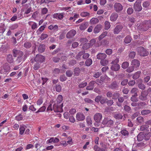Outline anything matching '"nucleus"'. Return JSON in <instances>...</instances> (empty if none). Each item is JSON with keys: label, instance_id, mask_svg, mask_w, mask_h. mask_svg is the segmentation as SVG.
Returning a JSON list of instances; mask_svg holds the SVG:
<instances>
[{"label": "nucleus", "instance_id": "nucleus-7", "mask_svg": "<svg viewBox=\"0 0 151 151\" xmlns=\"http://www.w3.org/2000/svg\"><path fill=\"white\" fill-rule=\"evenodd\" d=\"M147 95L148 93L147 91H143L142 92L141 95L139 96V98L142 101H145L147 99Z\"/></svg>", "mask_w": 151, "mask_h": 151}, {"label": "nucleus", "instance_id": "nucleus-21", "mask_svg": "<svg viewBox=\"0 0 151 151\" xmlns=\"http://www.w3.org/2000/svg\"><path fill=\"white\" fill-rule=\"evenodd\" d=\"M6 60L7 62L10 63H13L14 60L12 55L10 54L8 55L7 56Z\"/></svg>", "mask_w": 151, "mask_h": 151}, {"label": "nucleus", "instance_id": "nucleus-25", "mask_svg": "<svg viewBox=\"0 0 151 151\" xmlns=\"http://www.w3.org/2000/svg\"><path fill=\"white\" fill-rule=\"evenodd\" d=\"M108 32L106 31L104 32L99 36L98 39L100 40L103 39L107 35Z\"/></svg>", "mask_w": 151, "mask_h": 151}, {"label": "nucleus", "instance_id": "nucleus-13", "mask_svg": "<svg viewBox=\"0 0 151 151\" xmlns=\"http://www.w3.org/2000/svg\"><path fill=\"white\" fill-rule=\"evenodd\" d=\"M106 57V55L103 53H99L96 55V58L98 60H101L105 59Z\"/></svg>", "mask_w": 151, "mask_h": 151}, {"label": "nucleus", "instance_id": "nucleus-11", "mask_svg": "<svg viewBox=\"0 0 151 151\" xmlns=\"http://www.w3.org/2000/svg\"><path fill=\"white\" fill-rule=\"evenodd\" d=\"M123 28V26L121 25H117L114 29V33L116 34H119L121 32Z\"/></svg>", "mask_w": 151, "mask_h": 151}, {"label": "nucleus", "instance_id": "nucleus-49", "mask_svg": "<svg viewBox=\"0 0 151 151\" xmlns=\"http://www.w3.org/2000/svg\"><path fill=\"white\" fill-rule=\"evenodd\" d=\"M150 5V3L149 1H145L142 4L143 7L145 8H146L149 6Z\"/></svg>", "mask_w": 151, "mask_h": 151}, {"label": "nucleus", "instance_id": "nucleus-15", "mask_svg": "<svg viewBox=\"0 0 151 151\" xmlns=\"http://www.w3.org/2000/svg\"><path fill=\"white\" fill-rule=\"evenodd\" d=\"M120 68V66L119 64H114L111 67V68L112 70L115 71L118 70Z\"/></svg>", "mask_w": 151, "mask_h": 151}, {"label": "nucleus", "instance_id": "nucleus-43", "mask_svg": "<svg viewBox=\"0 0 151 151\" xmlns=\"http://www.w3.org/2000/svg\"><path fill=\"white\" fill-rule=\"evenodd\" d=\"M119 93L115 92L113 94L112 99H116L119 98Z\"/></svg>", "mask_w": 151, "mask_h": 151}, {"label": "nucleus", "instance_id": "nucleus-56", "mask_svg": "<svg viewBox=\"0 0 151 151\" xmlns=\"http://www.w3.org/2000/svg\"><path fill=\"white\" fill-rule=\"evenodd\" d=\"M56 90L57 91L60 92L61 91V86L59 84H57L56 86Z\"/></svg>", "mask_w": 151, "mask_h": 151}, {"label": "nucleus", "instance_id": "nucleus-60", "mask_svg": "<svg viewBox=\"0 0 151 151\" xmlns=\"http://www.w3.org/2000/svg\"><path fill=\"white\" fill-rule=\"evenodd\" d=\"M43 102V99L42 98H40L38 99L37 102V105H40Z\"/></svg>", "mask_w": 151, "mask_h": 151}, {"label": "nucleus", "instance_id": "nucleus-31", "mask_svg": "<svg viewBox=\"0 0 151 151\" xmlns=\"http://www.w3.org/2000/svg\"><path fill=\"white\" fill-rule=\"evenodd\" d=\"M138 92V89L136 88H133L131 91V93L132 94H134V95L135 96H137V93Z\"/></svg>", "mask_w": 151, "mask_h": 151}, {"label": "nucleus", "instance_id": "nucleus-33", "mask_svg": "<svg viewBox=\"0 0 151 151\" xmlns=\"http://www.w3.org/2000/svg\"><path fill=\"white\" fill-rule=\"evenodd\" d=\"M131 37L129 36H127L125 38L124 41L125 43L128 44L131 42Z\"/></svg>", "mask_w": 151, "mask_h": 151}, {"label": "nucleus", "instance_id": "nucleus-26", "mask_svg": "<svg viewBox=\"0 0 151 151\" xmlns=\"http://www.w3.org/2000/svg\"><path fill=\"white\" fill-rule=\"evenodd\" d=\"M48 28L50 30H53L54 31H57L58 29V26L57 25H50L48 27Z\"/></svg>", "mask_w": 151, "mask_h": 151}, {"label": "nucleus", "instance_id": "nucleus-42", "mask_svg": "<svg viewBox=\"0 0 151 151\" xmlns=\"http://www.w3.org/2000/svg\"><path fill=\"white\" fill-rule=\"evenodd\" d=\"M129 65V63L127 62H125L122 63V67L123 69H126L128 67Z\"/></svg>", "mask_w": 151, "mask_h": 151}, {"label": "nucleus", "instance_id": "nucleus-57", "mask_svg": "<svg viewBox=\"0 0 151 151\" xmlns=\"http://www.w3.org/2000/svg\"><path fill=\"white\" fill-rule=\"evenodd\" d=\"M124 109L126 111L129 112L131 111V108L128 106L125 105L124 107Z\"/></svg>", "mask_w": 151, "mask_h": 151}, {"label": "nucleus", "instance_id": "nucleus-22", "mask_svg": "<svg viewBox=\"0 0 151 151\" xmlns=\"http://www.w3.org/2000/svg\"><path fill=\"white\" fill-rule=\"evenodd\" d=\"M117 83L115 82H114L109 86V87L112 89H115L117 88Z\"/></svg>", "mask_w": 151, "mask_h": 151}, {"label": "nucleus", "instance_id": "nucleus-48", "mask_svg": "<svg viewBox=\"0 0 151 151\" xmlns=\"http://www.w3.org/2000/svg\"><path fill=\"white\" fill-rule=\"evenodd\" d=\"M135 96V95H134L132 96L131 98V100L133 102H136L138 101V99L136 97V96Z\"/></svg>", "mask_w": 151, "mask_h": 151}, {"label": "nucleus", "instance_id": "nucleus-32", "mask_svg": "<svg viewBox=\"0 0 151 151\" xmlns=\"http://www.w3.org/2000/svg\"><path fill=\"white\" fill-rule=\"evenodd\" d=\"M121 133L122 135H124V136L128 137L129 135V133L126 130V129H123L121 131Z\"/></svg>", "mask_w": 151, "mask_h": 151}, {"label": "nucleus", "instance_id": "nucleus-40", "mask_svg": "<svg viewBox=\"0 0 151 151\" xmlns=\"http://www.w3.org/2000/svg\"><path fill=\"white\" fill-rule=\"evenodd\" d=\"M92 60L91 59L89 58L86 61L85 64L86 66H89L92 64Z\"/></svg>", "mask_w": 151, "mask_h": 151}, {"label": "nucleus", "instance_id": "nucleus-6", "mask_svg": "<svg viewBox=\"0 0 151 151\" xmlns=\"http://www.w3.org/2000/svg\"><path fill=\"white\" fill-rule=\"evenodd\" d=\"M85 116L82 113L78 112L76 114V119L78 121H83L85 119Z\"/></svg>", "mask_w": 151, "mask_h": 151}, {"label": "nucleus", "instance_id": "nucleus-28", "mask_svg": "<svg viewBox=\"0 0 151 151\" xmlns=\"http://www.w3.org/2000/svg\"><path fill=\"white\" fill-rule=\"evenodd\" d=\"M141 73V72L138 71L135 73L133 76V78L134 79H136L140 76Z\"/></svg>", "mask_w": 151, "mask_h": 151}, {"label": "nucleus", "instance_id": "nucleus-44", "mask_svg": "<svg viewBox=\"0 0 151 151\" xmlns=\"http://www.w3.org/2000/svg\"><path fill=\"white\" fill-rule=\"evenodd\" d=\"M63 100L62 96L61 95H59L58 96L57 99V101L58 103L59 104Z\"/></svg>", "mask_w": 151, "mask_h": 151}, {"label": "nucleus", "instance_id": "nucleus-2", "mask_svg": "<svg viewBox=\"0 0 151 151\" xmlns=\"http://www.w3.org/2000/svg\"><path fill=\"white\" fill-rule=\"evenodd\" d=\"M137 51L139 54L141 56H146L148 54L146 50L142 47H138L137 49Z\"/></svg>", "mask_w": 151, "mask_h": 151}, {"label": "nucleus", "instance_id": "nucleus-64", "mask_svg": "<svg viewBox=\"0 0 151 151\" xmlns=\"http://www.w3.org/2000/svg\"><path fill=\"white\" fill-rule=\"evenodd\" d=\"M48 11L47 9L46 8H44L41 10V13L42 14H46Z\"/></svg>", "mask_w": 151, "mask_h": 151}, {"label": "nucleus", "instance_id": "nucleus-62", "mask_svg": "<svg viewBox=\"0 0 151 151\" xmlns=\"http://www.w3.org/2000/svg\"><path fill=\"white\" fill-rule=\"evenodd\" d=\"M106 103L108 106H111L113 104L114 101L112 100H107Z\"/></svg>", "mask_w": 151, "mask_h": 151}, {"label": "nucleus", "instance_id": "nucleus-59", "mask_svg": "<svg viewBox=\"0 0 151 151\" xmlns=\"http://www.w3.org/2000/svg\"><path fill=\"white\" fill-rule=\"evenodd\" d=\"M136 53L134 52H131L129 54V55L130 58H133L135 56Z\"/></svg>", "mask_w": 151, "mask_h": 151}, {"label": "nucleus", "instance_id": "nucleus-63", "mask_svg": "<svg viewBox=\"0 0 151 151\" xmlns=\"http://www.w3.org/2000/svg\"><path fill=\"white\" fill-rule=\"evenodd\" d=\"M105 52L108 55H110L112 53V51L111 49H108L106 50Z\"/></svg>", "mask_w": 151, "mask_h": 151}, {"label": "nucleus", "instance_id": "nucleus-61", "mask_svg": "<svg viewBox=\"0 0 151 151\" xmlns=\"http://www.w3.org/2000/svg\"><path fill=\"white\" fill-rule=\"evenodd\" d=\"M73 73L72 71L68 70L66 71V74L67 76L69 77H70L72 76V75L73 74Z\"/></svg>", "mask_w": 151, "mask_h": 151}, {"label": "nucleus", "instance_id": "nucleus-38", "mask_svg": "<svg viewBox=\"0 0 151 151\" xmlns=\"http://www.w3.org/2000/svg\"><path fill=\"white\" fill-rule=\"evenodd\" d=\"M32 45L31 43L27 42H25L24 45V47L27 48H30L31 47Z\"/></svg>", "mask_w": 151, "mask_h": 151}, {"label": "nucleus", "instance_id": "nucleus-27", "mask_svg": "<svg viewBox=\"0 0 151 151\" xmlns=\"http://www.w3.org/2000/svg\"><path fill=\"white\" fill-rule=\"evenodd\" d=\"M45 49V45H41L39 47L38 50L40 53L43 52Z\"/></svg>", "mask_w": 151, "mask_h": 151}, {"label": "nucleus", "instance_id": "nucleus-4", "mask_svg": "<svg viewBox=\"0 0 151 151\" xmlns=\"http://www.w3.org/2000/svg\"><path fill=\"white\" fill-rule=\"evenodd\" d=\"M102 115L100 113L96 114L94 116L93 119L96 122H100L102 119Z\"/></svg>", "mask_w": 151, "mask_h": 151}, {"label": "nucleus", "instance_id": "nucleus-30", "mask_svg": "<svg viewBox=\"0 0 151 151\" xmlns=\"http://www.w3.org/2000/svg\"><path fill=\"white\" fill-rule=\"evenodd\" d=\"M100 64L102 66H104L107 65L108 63V60L105 59H104L100 61Z\"/></svg>", "mask_w": 151, "mask_h": 151}, {"label": "nucleus", "instance_id": "nucleus-51", "mask_svg": "<svg viewBox=\"0 0 151 151\" xmlns=\"http://www.w3.org/2000/svg\"><path fill=\"white\" fill-rule=\"evenodd\" d=\"M17 121H21L23 119V117L21 114H19L15 117Z\"/></svg>", "mask_w": 151, "mask_h": 151}, {"label": "nucleus", "instance_id": "nucleus-24", "mask_svg": "<svg viewBox=\"0 0 151 151\" xmlns=\"http://www.w3.org/2000/svg\"><path fill=\"white\" fill-rule=\"evenodd\" d=\"M114 117L116 119L119 120L122 119L123 116L121 113H117L114 115Z\"/></svg>", "mask_w": 151, "mask_h": 151}, {"label": "nucleus", "instance_id": "nucleus-34", "mask_svg": "<svg viewBox=\"0 0 151 151\" xmlns=\"http://www.w3.org/2000/svg\"><path fill=\"white\" fill-rule=\"evenodd\" d=\"M86 122L88 126H91L92 124V122L90 117L88 116L86 119Z\"/></svg>", "mask_w": 151, "mask_h": 151}, {"label": "nucleus", "instance_id": "nucleus-37", "mask_svg": "<svg viewBox=\"0 0 151 151\" xmlns=\"http://www.w3.org/2000/svg\"><path fill=\"white\" fill-rule=\"evenodd\" d=\"M19 134L21 135H22L25 130L24 127L22 126H20L19 129Z\"/></svg>", "mask_w": 151, "mask_h": 151}, {"label": "nucleus", "instance_id": "nucleus-17", "mask_svg": "<svg viewBox=\"0 0 151 151\" xmlns=\"http://www.w3.org/2000/svg\"><path fill=\"white\" fill-rule=\"evenodd\" d=\"M118 14L116 13H113L110 16V20L111 21H116L118 17Z\"/></svg>", "mask_w": 151, "mask_h": 151}, {"label": "nucleus", "instance_id": "nucleus-35", "mask_svg": "<svg viewBox=\"0 0 151 151\" xmlns=\"http://www.w3.org/2000/svg\"><path fill=\"white\" fill-rule=\"evenodd\" d=\"M10 69V67L9 66L7 67V68L6 69L1 68L0 70V73L1 74L5 73V72L9 71Z\"/></svg>", "mask_w": 151, "mask_h": 151}, {"label": "nucleus", "instance_id": "nucleus-14", "mask_svg": "<svg viewBox=\"0 0 151 151\" xmlns=\"http://www.w3.org/2000/svg\"><path fill=\"white\" fill-rule=\"evenodd\" d=\"M85 52L84 51H83L79 52L77 55L76 57H78L79 56H81L83 55V58L84 59H86L88 58L89 56V54L88 53H84Z\"/></svg>", "mask_w": 151, "mask_h": 151}, {"label": "nucleus", "instance_id": "nucleus-9", "mask_svg": "<svg viewBox=\"0 0 151 151\" xmlns=\"http://www.w3.org/2000/svg\"><path fill=\"white\" fill-rule=\"evenodd\" d=\"M76 31L74 29H72L69 31L66 35V37L67 38L70 39L76 35Z\"/></svg>", "mask_w": 151, "mask_h": 151}, {"label": "nucleus", "instance_id": "nucleus-54", "mask_svg": "<svg viewBox=\"0 0 151 151\" xmlns=\"http://www.w3.org/2000/svg\"><path fill=\"white\" fill-rule=\"evenodd\" d=\"M46 27V25H44L43 26H41L37 30V31H40L41 32L43 31L44 29Z\"/></svg>", "mask_w": 151, "mask_h": 151}, {"label": "nucleus", "instance_id": "nucleus-1", "mask_svg": "<svg viewBox=\"0 0 151 151\" xmlns=\"http://www.w3.org/2000/svg\"><path fill=\"white\" fill-rule=\"evenodd\" d=\"M113 120L107 117L105 118L102 122V124L106 127H112L114 124Z\"/></svg>", "mask_w": 151, "mask_h": 151}, {"label": "nucleus", "instance_id": "nucleus-12", "mask_svg": "<svg viewBox=\"0 0 151 151\" xmlns=\"http://www.w3.org/2000/svg\"><path fill=\"white\" fill-rule=\"evenodd\" d=\"M102 25L100 24L97 25L94 27L93 32L95 34L99 33L102 29Z\"/></svg>", "mask_w": 151, "mask_h": 151}, {"label": "nucleus", "instance_id": "nucleus-5", "mask_svg": "<svg viewBox=\"0 0 151 151\" xmlns=\"http://www.w3.org/2000/svg\"><path fill=\"white\" fill-rule=\"evenodd\" d=\"M114 8L115 11L117 12L121 11L123 9L122 5L119 3H116L114 5Z\"/></svg>", "mask_w": 151, "mask_h": 151}, {"label": "nucleus", "instance_id": "nucleus-16", "mask_svg": "<svg viewBox=\"0 0 151 151\" xmlns=\"http://www.w3.org/2000/svg\"><path fill=\"white\" fill-rule=\"evenodd\" d=\"M28 24L29 25H32L31 28L33 30L35 29L37 27V24L35 22L29 21L28 22Z\"/></svg>", "mask_w": 151, "mask_h": 151}, {"label": "nucleus", "instance_id": "nucleus-46", "mask_svg": "<svg viewBox=\"0 0 151 151\" xmlns=\"http://www.w3.org/2000/svg\"><path fill=\"white\" fill-rule=\"evenodd\" d=\"M89 13L86 12H82L80 14L81 16L83 17L89 16Z\"/></svg>", "mask_w": 151, "mask_h": 151}, {"label": "nucleus", "instance_id": "nucleus-8", "mask_svg": "<svg viewBox=\"0 0 151 151\" xmlns=\"http://www.w3.org/2000/svg\"><path fill=\"white\" fill-rule=\"evenodd\" d=\"M45 60V57L41 55H37L35 57V60L36 62L40 63H42Z\"/></svg>", "mask_w": 151, "mask_h": 151}, {"label": "nucleus", "instance_id": "nucleus-23", "mask_svg": "<svg viewBox=\"0 0 151 151\" xmlns=\"http://www.w3.org/2000/svg\"><path fill=\"white\" fill-rule=\"evenodd\" d=\"M144 134L141 132L137 136V139L138 141H142L144 138Z\"/></svg>", "mask_w": 151, "mask_h": 151}, {"label": "nucleus", "instance_id": "nucleus-10", "mask_svg": "<svg viewBox=\"0 0 151 151\" xmlns=\"http://www.w3.org/2000/svg\"><path fill=\"white\" fill-rule=\"evenodd\" d=\"M64 13L54 14L53 15V18L61 20L64 17Z\"/></svg>", "mask_w": 151, "mask_h": 151}, {"label": "nucleus", "instance_id": "nucleus-55", "mask_svg": "<svg viewBox=\"0 0 151 151\" xmlns=\"http://www.w3.org/2000/svg\"><path fill=\"white\" fill-rule=\"evenodd\" d=\"M101 75V73L100 72H98L95 73L93 75V77L96 78H99Z\"/></svg>", "mask_w": 151, "mask_h": 151}, {"label": "nucleus", "instance_id": "nucleus-47", "mask_svg": "<svg viewBox=\"0 0 151 151\" xmlns=\"http://www.w3.org/2000/svg\"><path fill=\"white\" fill-rule=\"evenodd\" d=\"M102 97V96H97L95 98V101L96 102L99 103V101H100Z\"/></svg>", "mask_w": 151, "mask_h": 151}, {"label": "nucleus", "instance_id": "nucleus-3", "mask_svg": "<svg viewBox=\"0 0 151 151\" xmlns=\"http://www.w3.org/2000/svg\"><path fill=\"white\" fill-rule=\"evenodd\" d=\"M134 8L135 11L138 12L142 10V8L140 1L138 0L136 1L134 4Z\"/></svg>", "mask_w": 151, "mask_h": 151}, {"label": "nucleus", "instance_id": "nucleus-41", "mask_svg": "<svg viewBox=\"0 0 151 151\" xmlns=\"http://www.w3.org/2000/svg\"><path fill=\"white\" fill-rule=\"evenodd\" d=\"M90 46L91 45L89 43H86L83 45L82 47L84 50H87L89 48Z\"/></svg>", "mask_w": 151, "mask_h": 151}, {"label": "nucleus", "instance_id": "nucleus-53", "mask_svg": "<svg viewBox=\"0 0 151 151\" xmlns=\"http://www.w3.org/2000/svg\"><path fill=\"white\" fill-rule=\"evenodd\" d=\"M13 52L14 54H16L17 53H19L21 56L23 55V52L22 51L18 50L16 49H14L13 50Z\"/></svg>", "mask_w": 151, "mask_h": 151}, {"label": "nucleus", "instance_id": "nucleus-45", "mask_svg": "<svg viewBox=\"0 0 151 151\" xmlns=\"http://www.w3.org/2000/svg\"><path fill=\"white\" fill-rule=\"evenodd\" d=\"M149 127L147 125H143L141 126L140 127V129L141 131H144L147 129Z\"/></svg>", "mask_w": 151, "mask_h": 151}, {"label": "nucleus", "instance_id": "nucleus-39", "mask_svg": "<svg viewBox=\"0 0 151 151\" xmlns=\"http://www.w3.org/2000/svg\"><path fill=\"white\" fill-rule=\"evenodd\" d=\"M105 29L106 30L108 29L110 27L111 25L110 22L108 21L105 22Z\"/></svg>", "mask_w": 151, "mask_h": 151}, {"label": "nucleus", "instance_id": "nucleus-20", "mask_svg": "<svg viewBox=\"0 0 151 151\" xmlns=\"http://www.w3.org/2000/svg\"><path fill=\"white\" fill-rule=\"evenodd\" d=\"M99 22V19L97 18H93L90 21V23L91 24H96Z\"/></svg>", "mask_w": 151, "mask_h": 151}, {"label": "nucleus", "instance_id": "nucleus-36", "mask_svg": "<svg viewBox=\"0 0 151 151\" xmlns=\"http://www.w3.org/2000/svg\"><path fill=\"white\" fill-rule=\"evenodd\" d=\"M106 80H107L108 81H110V79L107 76H101L100 78V80L102 82H105Z\"/></svg>", "mask_w": 151, "mask_h": 151}, {"label": "nucleus", "instance_id": "nucleus-50", "mask_svg": "<svg viewBox=\"0 0 151 151\" xmlns=\"http://www.w3.org/2000/svg\"><path fill=\"white\" fill-rule=\"evenodd\" d=\"M134 69V67L133 66H131L129 67L127 69V71L129 73H131L132 72Z\"/></svg>", "mask_w": 151, "mask_h": 151}, {"label": "nucleus", "instance_id": "nucleus-19", "mask_svg": "<svg viewBox=\"0 0 151 151\" xmlns=\"http://www.w3.org/2000/svg\"><path fill=\"white\" fill-rule=\"evenodd\" d=\"M88 26V23L85 22L82 23L79 27V29L81 30H84L86 29Z\"/></svg>", "mask_w": 151, "mask_h": 151}, {"label": "nucleus", "instance_id": "nucleus-18", "mask_svg": "<svg viewBox=\"0 0 151 151\" xmlns=\"http://www.w3.org/2000/svg\"><path fill=\"white\" fill-rule=\"evenodd\" d=\"M132 65L135 67H139L140 65L139 61L136 60H134L132 62Z\"/></svg>", "mask_w": 151, "mask_h": 151}, {"label": "nucleus", "instance_id": "nucleus-52", "mask_svg": "<svg viewBox=\"0 0 151 151\" xmlns=\"http://www.w3.org/2000/svg\"><path fill=\"white\" fill-rule=\"evenodd\" d=\"M137 120L139 123H141L143 122V118L142 116H139L137 119Z\"/></svg>", "mask_w": 151, "mask_h": 151}, {"label": "nucleus", "instance_id": "nucleus-58", "mask_svg": "<svg viewBox=\"0 0 151 151\" xmlns=\"http://www.w3.org/2000/svg\"><path fill=\"white\" fill-rule=\"evenodd\" d=\"M80 73V69L78 68H76L74 70V74L76 76H78Z\"/></svg>", "mask_w": 151, "mask_h": 151}, {"label": "nucleus", "instance_id": "nucleus-29", "mask_svg": "<svg viewBox=\"0 0 151 151\" xmlns=\"http://www.w3.org/2000/svg\"><path fill=\"white\" fill-rule=\"evenodd\" d=\"M151 113V111L148 109H145L142 110L141 113L142 115H147Z\"/></svg>", "mask_w": 151, "mask_h": 151}]
</instances>
